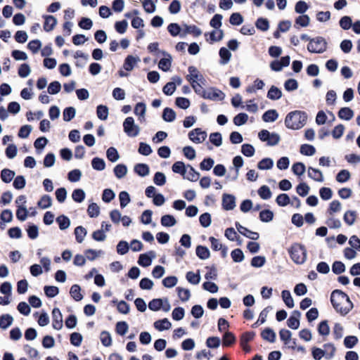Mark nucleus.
<instances>
[{
  "label": "nucleus",
  "mask_w": 360,
  "mask_h": 360,
  "mask_svg": "<svg viewBox=\"0 0 360 360\" xmlns=\"http://www.w3.org/2000/svg\"><path fill=\"white\" fill-rule=\"evenodd\" d=\"M330 302L335 310L342 316L347 315L354 307L349 296L341 290H334L330 295Z\"/></svg>",
  "instance_id": "1"
},
{
  "label": "nucleus",
  "mask_w": 360,
  "mask_h": 360,
  "mask_svg": "<svg viewBox=\"0 0 360 360\" xmlns=\"http://www.w3.org/2000/svg\"><path fill=\"white\" fill-rule=\"evenodd\" d=\"M307 115L304 111L294 110L287 114L285 125L288 129L296 130L302 128L307 123Z\"/></svg>",
  "instance_id": "2"
},
{
  "label": "nucleus",
  "mask_w": 360,
  "mask_h": 360,
  "mask_svg": "<svg viewBox=\"0 0 360 360\" xmlns=\"http://www.w3.org/2000/svg\"><path fill=\"white\" fill-rule=\"evenodd\" d=\"M288 254L290 259L296 264H302L307 260V249L301 243H295L288 248Z\"/></svg>",
  "instance_id": "3"
},
{
  "label": "nucleus",
  "mask_w": 360,
  "mask_h": 360,
  "mask_svg": "<svg viewBox=\"0 0 360 360\" xmlns=\"http://www.w3.org/2000/svg\"><path fill=\"white\" fill-rule=\"evenodd\" d=\"M327 49V42L322 37H316L310 40L307 50L311 53H321Z\"/></svg>",
  "instance_id": "4"
},
{
  "label": "nucleus",
  "mask_w": 360,
  "mask_h": 360,
  "mask_svg": "<svg viewBox=\"0 0 360 360\" xmlns=\"http://www.w3.org/2000/svg\"><path fill=\"white\" fill-rule=\"evenodd\" d=\"M124 131L129 137H135L139 135L140 128L134 124V120L132 117H127L123 122Z\"/></svg>",
  "instance_id": "5"
},
{
  "label": "nucleus",
  "mask_w": 360,
  "mask_h": 360,
  "mask_svg": "<svg viewBox=\"0 0 360 360\" xmlns=\"http://www.w3.org/2000/svg\"><path fill=\"white\" fill-rule=\"evenodd\" d=\"M225 97V94L219 89L214 87H210L205 89V92L202 94V98L212 101H222Z\"/></svg>",
  "instance_id": "6"
},
{
  "label": "nucleus",
  "mask_w": 360,
  "mask_h": 360,
  "mask_svg": "<svg viewBox=\"0 0 360 360\" xmlns=\"http://www.w3.org/2000/svg\"><path fill=\"white\" fill-rule=\"evenodd\" d=\"M206 137V132L200 128L194 129L188 133L190 140L196 143H202L205 140Z\"/></svg>",
  "instance_id": "7"
},
{
  "label": "nucleus",
  "mask_w": 360,
  "mask_h": 360,
  "mask_svg": "<svg viewBox=\"0 0 360 360\" xmlns=\"http://www.w3.org/2000/svg\"><path fill=\"white\" fill-rule=\"evenodd\" d=\"M189 75L186 78L191 84L192 81H199L201 83H204L205 81L202 75L199 72L198 69L195 66H189L188 68Z\"/></svg>",
  "instance_id": "8"
},
{
  "label": "nucleus",
  "mask_w": 360,
  "mask_h": 360,
  "mask_svg": "<svg viewBox=\"0 0 360 360\" xmlns=\"http://www.w3.org/2000/svg\"><path fill=\"white\" fill-rule=\"evenodd\" d=\"M53 328L56 330H60L63 327V316L60 311L58 308H54L52 311Z\"/></svg>",
  "instance_id": "9"
},
{
  "label": "nucleus",
  "mask_w": 360,
  "mask_h": 360,
  "mask_svg": "<svg viewBox=\"0 0 360 360\" xmlns=\"http://www.w3.org/2000/svg\"><path fill=\"white\" fill-rule=\"evenodd\" d=\"M222 207L225 210H231L236 207V198L233 195L224 193L222 196Z\"/></svg>",
  "instance_id": "10"
},
{
  "label": "nucleus",
  "mask_w": 360,
  "mask_h": 360,
  "mask_svg": "<svg viewBox=\"0 0 360 360\" xmlns=\"http://www.w3.org/2000/svg\"><path fill=\"white\" fill-rule=\"evenodd\" d=\"M300 316L301 313L299 311H293L292 315L287 320V326L292 329H297L300 326Z\"/></svg>",
  "instance_id": "11"
},
{
  "label": "nucleus",
  "mask_w": 360,
  "mask_h": 360,
  "mask_svg": "<svg viewBox=\"0 0 360 360\" xmlns=\"http://www.w3.org/2000/svg\"><path fill=\"white\" fill-rule=\"evenodd\" d=\"M187 34H192L193 37H197L201 35L202 31L195 25H188L185 24L184 25V32L181 34V37H183Z\"/></svg>",
  "instance_id": "12"
},
{
  "label": "nucleus",
  "mask_w": 360,
  "mask_h": 360,
  "mask_svg": "<svg viewBox=\"0 0 360 360\" xmlns=\"http://www.w3.org/2000/svg\"><path fill=\"white\" fill-rule=\"evenodd\" d=\"M138 61H139L138 57L129 55L124 60L123 68L126 71H131Z\"/></svg>",
  "instance_id": "13"
},
{
  "label": "nucleus",
  "mask_w": 360,
  "mask_h": 360,
  "mask_svg": "<svg viewBox=\"0 0 360 360\" xmlns=\"http://www.w3.org/2000/svg\"><path fill=\"white\" fill-rule=\"evenodd\" d=\"M308 176L313 180L318 181V182H323V176L322 172L318 169H315L312 167H308Z\"/></svg>",
  "instance_id": "14"
},
{
  "label": "nucleus",
  "mask_w": 360,
  "mask_h": 360,
  "mask_svg": "<svg viewBox=\"0 0 360 360\" xmlns=\"http://www.w3.org/2000/svg\"><path fill=\"white\" fill-rule=\"evenodd\" d=\"M13 317L8 314L0 316V328L3 330L7 329L13 324Z\"/></svg>",
  "instance_id": "15"
},
{
  "label": "nucleus",
  "mask_w": 360,
  "mask_h": 360,
  "mask_svg": "<svg viewBox=\"0 0 360 360\" xmlns=\"http://www.w3.org/2000/svg\"><path fill=\"white\" fill-rule=\"evenodd\" d=\"M236 340L234 334L226 331L222 337V345L224 347H230L236 342Z\"/></svg>",
  "instance_id": "16"
},
{
  "label": "nucleus",
  "mask_w": 360,
  "mask_h": 360,
  "mask_svg": "<svg viewBox=\"0 0 360 360\" xmlns=\"http://www.w3.org/2000/svg\"><path fill=\"white\" fill-rule=\"evenodd\" d=\"M278 117V113L276 110H268L262 115V120L265 122H274Z\"/></svg>",
  "instance_id": "17"
},
{
  "label": "nucleus",
  "mask_w": 360,
  "mask_h": 360,
  "mask_svg": "<svg viewBox=\"0 0 360 360\" xmlns=\"http://www.w3.org/2000/svg\"><path fill=\"white\" fill-rule=\"evenodd\" d=\"M338 117L345 120H350L354 116L353 110L347 107H344L338 111Z\"/></svg>",
  "instance_id": "18"
},
{
  "label": "nucleus",
  "mask_w": 360,
  "mask_h": 360,
  "mask_svg": "<svg viewBox=\"0 0 360 360\" xmlns=\"http://www.w3.org/2000/svg\"><path fill=\"white\" fill-rule=\"evenodd\" d=\"M134 172L140 176H146L149 174L150 169L146 164L138 163L134 167Z\"/></svg>",
  "instance_id": "19"
},
{
  "label": "nucleus",
  "mask_w": 360,
  "mask_h": 360,
  "mask_svg": "<svg viewBox=\"0 0 360 360\" xmlns=\"http://www.w3.org/2000/svg\"><path fill=\"white\" fill-rule=\"evenodd\" d=\"M171 326H172L171 323L169 321V320L167 318L156 321L154 323L155 328L159 331H162L164 330H168L169 328H171Z\"/></svg>",
  "instance_id": "20"
},
{
  "label": "nucleus",
  "mask_w": 360,
  "mask_h": 360,
  "mask_svg": "<svg viewBox=\"0 0 360 360\" xmlns=\"http://www.w3.org/2000/svg\"><path fill=\"white\" fill-rule=\"evenodd\" d=\"M196 255L201 259H206L210 257V252L206 246L198 245L195 250Z\"/></svg>",
  "instance_id": "21"
},
{
  "label": "nucleus",
  "mask_w": 360,
  "mask_h": 360,
  "mask_svg": "<svg viewBox=\"0 0 360 360\" xmlns=\"http://www.w3.org/2000/svg\"><path fill=\"white\" fill-rule=\"evenodd\" d=\"M57 23L56 18L53 15H48L45 17V22L44 25V29L46 32L51 31Z\"/></svg>",
  "instance_id": "22"
},
{
  "label": "nucleus",
  "mask_w": 360,
  "mask_h": 360,
  "mask_svg": "<svg viewBox=\"0 0 360 360\" xmlns=\"http://www.w3.org/2000/svg\"><path fill=\"white\" fill-rule=\"evenodd\" d=\"M282 96L281 91L275 86H271L267 93V98L271 100H278Z\"/></svg>",
  "instance_id": "23"
},
{
  "label": "nucleus",
  "mask_w": 360,
  "mask_h": 360,
  "mask_svg": "<svg viewBox=\"0 0 360 360\" xmlns=\"http://www.w3.org/2000/svg\"><path fill=\"white\" fill-rule=\"evenodd\" d=\"M87 234V231L83 226H79L75 228V235L77 243H81L84 241Z\"/></svg>",
  "instance_id": "24"
},
{
  "label": "nucleus",
  "mask_w": 360,
  "mask_h": 360,
  "mask_svg": "<svg viewBox=\"0 0 360 360\" xmlns=\"http://www.w3.org/2000/svg\"><path fill=\"white\" fill-rule=\"evenodd\" d=\"M114 304H117V309L118 311L121 314H127L129 312V304H127L125 301H120L117 302V300H114L112 301Z\"/></svg>",
  "instance_id": "25"
},
{
  "label": "nucleus",
  "mask_w": 360,
  "mask_h": 360,
  "mask_svg": "<svg viewBox=\"0 0 360 360\" xmlns=\"http://www.w3.org/2000/svg\"><path fill=\"white\" fill-rule=\"evenodd\" d=\"M176 118L175 111L170 108H165L162 112V119L165 122H173Z\"/></svg>",
  "instance_id": "26"
},
{
  "label": "nucleus",
  "mask_w": 360,
  "mask_h": 360,
  "mask_svg": "<svg viewBox=\"0 0 360 360\" xmlns=\"http://www.w3.org/2000/svg\"><path fill=\"white\" fill-rule=\"evenodd\" d=\"M261 337L262 339L270 342H274L276 339V333L272 329L266 328L261 333Z\"/></svg>",
  "instance_id": "27"
},
{
  "label": "nucleus",
  "mask_w": 360,
  "mask_h": 360,
  "mask_svg": "<svg viewBox=\"0 0 360 360\" xmlns=\"http://www.w3.org/2000/svg\"><path fill=\"white\" fill-rule=\"evenodd\" d=\"M115 176L118 179L123 178L127 172V167L124 164H118L113 169Z\"/></svg>",
  "instance_id": "28"
},
{
  "label": "nucleus",
  "mask_w": 360,
  "mask_h": 360,
  "mask_svg": "<svg viewBox=\"0 0 360 360\" xmlns=\"http://www.w3.org/2000/svg\"><path fill=\"white\" fill-rule=\"evenodd\" d=\"M281 295H282V298H283L284 303L288 308L294 307V305H295L294 300H293L289 290H283L281 292Z\"/></svg>",
  "instance_id": "29"
},
{
  "label": "nucleus",
  "mask_w": 360,
  "mask_h": 360,
  "mask_svg": "<svg viewBox=\"0 0 360 360\" xmlns=\"http://www.w3.org/2000/svg\"><path fill=\"white\" fill-rule=\"evenodd\" d=\"M221 60L220 63L223 65L228 63L231 57V52L225 47H221L219 52Z\"/></svg>",
  "instance_id": "30"
},
{
  "label": "nucleus",
  "mask_w": 360,
  "mask_h": 360,
  "mask_svg": "<svg viewBox=\"0 0 360 360\" xmlns=\"http://www.w3.org/2000/svg\"><path fill=\"white\" fill-rule=\"evenodd\" d=\"M108 108L104 105H99L96 108V115L101 120H105L108 116Z\"/></svg>",
  "instance_id": "31"
},
{
  "label": "nucleus",
  "mask_w": 360,
  "mask_h": 360,
  "mask_svg": "<svg viewBox=\"0 0 360 360\" xmlns=\"http://www.w3.org/2000/svg\"><path fill=\"white\" fill-rule=\"evenodd\" d=\"M176 221L175 218L170 214H165L161 217V224L165 227L173 226L176 224Z\"/></svg>",
  "instance_id": "32"
},
{
  "label": "nucleus",
  "mask_w": 360,
  "mask_h": 360,
  "mask_svg": "<svg viewBox=\"0 0 360 360\" xmlns=\"http://www.w3.org/2000/svg\"><path fill=\"white\" fill-rule=\"evenodd\" d=\"M356 218V211L352 210L347 211L343 216L345 222L349 226H351L354 223Z\"/></svg>",
  "instance_id": "33"
},
{
  "label": "nucleus",
  "mask_w": 360,
  "mask_h": 360,
  "mask_svg": "<svg viewBox=\"0 0 360 360\" xmlns=\"http://www.w3.org/2000/svg\"><path fill=\"white\" fill-rule=\"evenodd\" d=\"M300 151L304 155L311 156L315 154L316 148L312 145L305 143L300 146Z\"/></svg>",
  "instance_id": "34"
},
{
  "label": "nucleus",
  "mask_w": 360,
  "mask_h": 360,
  "mask_svg": "<svg viewBox=\"0 0 360 360\" xmlns=\"http://www.w3.org/2000/svg\"><path fill=\"white\" fill-rule=\"evenodd\" d=\"M28 215V211L25 205H19L16 211V217L21 221L26 220Z\"/></svg>",
  "instance_id": "35"
},
{
  "label": "nucleus",
  "mask_w": 360,
  "mask_h": 360,
  "mask_svg": "<svg viewBox=\"0 0 360 360\" xmlns=\"http://www.w3.org/2000/svg\"><path fill=\"white\" fill-rule=\"evenodd\" d=\"M15 172L8 169H4L1 173V178L5 183H9L15 176Z\"/></svg>",
  "instance_id": "36"
},
{
  "label": "nucleus",
  "mask_w": 360,
  "mask_h": 360,
  "mask_svg": "<svg viewBox=\"0 0 360 360\" xmlns=\"http://www.w3.org/2000/svg\"><path fill=\"white\" fill-rule=\"evenodd\" d=\"M56 221L58 222L60 230H65L68 229L70 225V219L65 215H60L58 217L56 218Z\"/></svg>",
  "instance_id": "37"
},
{
  "label": "nucleus",
  "mask_w": 360,
  "mask_h": 360,
  "mask_svg": "<svg viewBox=\"0 0 360 360\" xmlns=\"http://www.w3.org/2000/svg\"><path fill=\"white\" fill-rule=\"evenodd\" d=\"M323 351L326 352L325 356L326 359H331L335 353L336 349L333 343H326L323 345Z\"/></svg>",
  "instance_id": "38"
},
{
  "label": "nucleus",
  "mask_w": 360,
  "mask_h": 360,
  "mask_svg": "<svg viewBox=\"0 0 360 360\" xmlns=\"http://www.w3.org/2000/svg\"><path fill=\"white\" fill-rule=\"evenodd\" d=\"M248 120V115L246 113L240 112L236 115L233 120L235 125L240 126L247 122Z\"/></svg>",
  "instance_id": "39"
},
{
  "label": "nucleus",
  "mask_w": 360,
  "mask_h": 360,
  "mask_svg": "<svg viewBox=\"0 0 360 360\" xmlns=\"http://www.w3.org/2000/svg\"><path fill=\"white\" fill-rule=\"evenodd\" d=\"M70 293L76 301H79L83 298V295L81 294V288L78 285H73L70 288Z\"/></svg>",
  "instance_id": "40"
},
{
  "label": "nucleus",
  "mask_w": 360,
  "mask_h": 360,
  "mask_svg": "<svg viewBox=\"0 0 360 360\" xmlns=\"http://www.w3.org/2000/svg\"><path fill=\"white\" fill-rule=\"evenodd\" d=\"M186 278L187 281L193 285H197L200 283V276L199 274V271L197 274L193 273V271H188L186 275Z\"/></svg>",
  "instance_id": "41"
},
{
  "label": "nucleus",
  "mask_w": 360,
  "mask_h": 360,
  "mask_svg": "<svg viewBox=\"0 0 360 360\" xmlns=\"http://www.w3.org/2000/svg\"><path fill=\"white\" fill-rule=\"evenodd\" d=\"M38 206L41 209H46L51 206L52 205V199L51 196L48 195H43L40 200L37 203Z\"/></svg>",
  "instance_id": "42"
},
{
  "label": "nucleus",
  "mask_w": 360,
  "mask_h": 360,
  "mask_svg": "<svg viewBox=\"0 0 360 360\" xmlns=\"http://www.w3.org/2000/svg\"><path fill=\"white\" fill-rule=\"evenodd\" d=\"M107 158L109 161L114 162H116L119 158V153L117 149L114 147H110L106 151Z\"/></svg>",
  "instance_id": "43"
},
{
  "label": "nucleus",
  "mask_w": 360,
  "mask_h": 360,
  "mask_svg": "<svg viewBox=\"0 0 360 360\" xmlns=\"http://www.w3.org/2000/svg\"><path fill=\"white\" fill-rule=\"evenodd\" d=\"M305 170L306 167L304 164L300 162H295L292 166V172L297 176L302 175L305 172Z\"/></svg>",
  "instance_id": "44"
},
{
  "label": "nucleus",
  "mask_w": 360,
  "mask_h": 360,
  "mask_svg": "<svg viewBox=\"0 0 360 360\" xmlns=\"http://www.w3.org/2000/svg\"><path fill=\"white\" fill-rule=\"evenodd\" d=\"M276 202L279 206L285 207L290 203V199L288 194L281 193L277 196Z\"/></svg>",
  "instance_id": "45"
},
{
  "label": "nucleus",
  "mask_w": 360,
  "mask_h": 360,
  "mask_svg": "<svg viewBox=\"0 0 360 360\" xmlns=\"http://www.w3.org/2000/svg\"><path fill=\"white\" fill-rule=\"evenodd\" d=\"M129 326L125 321H119L116 323L115 331L120 335H124L127 332Z\"/></svg>",
  "instance_id": "46"
},
{
  "label": "nucleus",
  "mask_w": 360,
  "mask_h": 360,
  "mask_svg": "<svg viewBox=\"0 0 360 360\" xmlns=\"http://www.w3.org/2000/svg\"><path fill=\"white\" fill-rule=\"evenodd\" d=\"M91 166L93 168L98 171H102L105 167V161L99 158H94L91 160Z\"/></svg>",
  "instance_id": "47"
},
{
  "label": "nucleus",
  "mask_w": 360,
  "mask_h": 360,
  "mask_svg": "<svg viewBox=\"0 0 360 360\" xmlns=\"http://www.w3.org/2000/svg\"><path fill=\"white\" fill-rule=\"evenodd\" d=\"M178 296L182 302H186L191 297V292L188 289H185L181 287L176 288Z\"/></svg>",
  "instance_id": "48"
},
{
  "label": "nucleus",
  "mask_w": 360,
  "mask_h": 360,
  "mask_svg": "<svg viewBox=\"0 0 360 360\" xmlns=\"http://www.w3.org/2000/svg\"><path fill=\"white\" fill-rule=\"evenodd\" d=\"M172 171L174 173L180 174L181 175H184L186 173V166L184 163L181 161H177L174 162L172 165Z\"/></svg>",
  "instance_id": "49"
},
{
  "label": "nucleus",
  "mask_w": 360,
  "mask_h": 360,
  "mask_svg": "<svg viewBox=\"0 0 360 360\" xmlns=\"http://www.w3.org/2000/svg\"><path fill=\"white\" fill-rule=\"evenodd\" d=\"M152 258L148 254H141L139 255L138 264L143 267H147L151 264Z\"/></svg>",
  "instance_id": "50"
},
{
  "label": "nucleus",
  "mask_w": 360,
  "mask_h": 360,
  "mask_svg": "<svg viewBox=\"0 0 360 360\" xmlns=\"http://www.w3.org/2000/svg\"><path fill=\"white\" fill-rule=\"evenodd\" d=\"M255 152V148L249 143H244L241 146V153L246 157H252Z\"/></svg>",
  "instance_id": "51"
},
{
  "label": "nucleus",
  "mask_w": 360,
  "mask_h": 360,
  "mask_svg": "<svg viewBox=\"0 0 360 360\" xmlns=\"http://www.w3.org/2000/svg\"><path fill=\"white\" fill-rule=\"evenodd\" d=\"M255 26L258 30L266 31L269 28V23L267 19L259 18L255 22Z\"/></svg>",
  "instance_id": "52"
},
{
  "label": "nucleus",
  "mask_w": 360,
  "mask_h": 360,
  "mask_svg": "<svg viewBox=\"0 0 360 360\" xmlns=\"http://www.w3.org/2000/svg\"><path fill=\"white\" fill-rule=\"evenodd\" d=\"M274 213L269 210H264L259 212V219L263 222H269L273 219Z\"/></svg>",
  "instance_id": "53"
},
{
  "label": "nucleus",
  "mask_w": 360,
  "mask_h": 360,
  "mask_svg": "<svg viewBox=\"0 0 360 360\" xmlns=\"http://www.w3.org/2000/svg\"><path fill=\"white\" fill-rule=\"evenodd\" d=\"M210 141L217 147L220 146L222 143L221 134L219 132L210 134Z\"/></svg>",
  "instance_id": "54"
},
{
  "label": "nucleus",
  "mask_w": 360,
  "mask_h": 360,
  "mask_svg": "<svg viewBox=\"0 0 360 360\" xmlns=\"http://www.w3.org/2000/svg\"><path fill=\"white\" fill-rule=\"evenodd\" d=\"M274 162L271 158H266L259 162L257 167L259 169H269L273 167Z\"/></svg>",
  "instance_id": "55"
},
{
  "label": "nucleus",
  "mask_w": 360,
  "mask_h": 360,
  "mask_svg": "<svg viewBox=\"0 0 360 360\" xmlns=\"http://www.w3.org/2000/svg\"><path fill=\"white\" fill-rule=\"evenodd\" d=\"M318 332L320 335L326 336L330 333V328L328 324V321L324 320L320 322L318 326Z\"/></svg>",
  "instance_id": "56"
},
{
  "label": "nucleus",
  "mask_w": 360,
  "mask_h": 360,
  "mask_svg": "<svg viewBox=\"0 0 360 360\" xmlns=\"http://www.w3.org/2000/svg\"><path fill=\"white\" fill-rule=\"evenodd\" d=\"M258 194L260 196V198L264 200L269 199L271 196V190L266 185H264L259 188Z\"/></svg>",
  "instance_id": "57"
},
{
  "label": "nucleus",
  "mask_w": 360,
  "mask_h": 360,
  "mask_svg": "<svg viewBox=\"0 0 360 360\" xmlns=\"http://www.w3.org/2000/svg\"><path fill=\"white\" fill-rule=\"evenodd\" d=\"M188 167L189 168V170L188 172L187 176L185 178L191 181H198L200 177V174L195 171V169L191 165H188Z\"/></svg>",
  "instance_id": "58"
},
{
  "label": "nucleus",
  "mask_w": 360,
  "mask_h": 360,
  "mask_svg": "<svg viewBox=\"0 0 360 360\" xmlns=\"http://www.w3.org/2000/svg\"><path fill=\"white\" fill-rule=\"evenodd\" d=\"M154 184L157 186H161L166 183V176L164 173L157 172L153 177Z\"/></svg>",
  "instance_id": "59"
},
{
  "label": "nucleus",
  "mask_w": 360,
  "mask_h": 360,
  "mask_svg": "<svg viewBox=\"0 0 360 360\" xmlns=\"http://www.w3.org/2000/svg\"><path fill=\"white\" fill-rule=\"evenodd\" d=\"M332 271L335 274H340L345 271V266L340 261H335L332 265Z\"/></svg>",
  "instance_id": "60"
},
{
  "label": "nucleus",
  "mask_w": 360,
  "mask_h": 360,
  "mask_svg": "<svg viewBox=\"0 0 360 360\" xmlns=\"http://www.w3.org/2000/svg\"><path fill=\"white\" fill-rule=\"evenodd\" d=\"M231 256L233 262H240L244 259V255L243 251L239 249L236 248L231 252Z\"/></svg>",
  "instance_id": "61"
},
{
  "label": "nucleus",
  "mask_w": 360,
  "mask_h": 360,
  "mask_svg": "<svg viewBox=\"0 0 360 360\" xmlns=\"http://www.w3.org/2000/svg\"><path fill=\"white\" fill-rule=\"evenodd\" d=\"M358 342V338L354 335H349L345 337L344 345L347 348H353Z\"/></svg>",
  "instance_id": "62"
},
{
  "label": "nucleus",
  "mask_w": 360,
  "mask_h": 360,
  "mask_svg": "<svg viewBox=\"0 0 360 360\" xmlns=\"http://www.w3.org/2000/svg\"><path fill=\"white\" fill-rule=\"evenodd\" d=\"M128 22L126 20L117 21L115 24V30L120 34H124L127 29Z\"/></svg>",
  "instance_id": "63"
},
{
  "label": "nucleus",
  "mask_w": 360,
  "mask_h": 360,
  "mask_svg": "<svg viewBox=\"0 0 360 360\" xmlns=\"http://www.w3.org/2000/svg\"><path fill=\"white\" fill-rule=\"evenodd\" d=\"M350 178V173L348 170L342 169L338 172L336 176L337 181L344 183L348 181Z\"/></svg>",
  "instance_id": "64"
}]
</instances>
